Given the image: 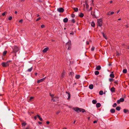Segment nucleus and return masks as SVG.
<instances>
[{
	"label": "nucleus",
	"mask_w": 129,
	"mask_h": 129,
	"mask_svg": "<svg viewBox=\"0 0 129 129\" xmlns=\"http://www.w3.org/2000/svg\"><path fill=\"white\" fill-rule=\"evenodd\" d=\"M97 122V121H96V120H95V121H93V123H96Z\"/></svg>",
	"instance_id": "nucleus-54"
},
{
	"label": "nucleus",
	"mask_w": 129,
	"mask_h": 129,
	"mask_svg": "<svg viewBox=\"0 0 129 129\" xmlns=\"http://www.w3.org/2000/svg\"><path fill=\"white\" fill-rule=\"evenodd\" d=\"M80 109L81 108H79L77 107H76L73 108V109L78 113L79 112H80Z\"/></svg>",
	"instance_id": "nucleus-4"
},
{
	"label": "nucleus",
	"mask_w": 129,
	"mask_h": 129,
	"mask_svg": "<svg viewBox=\"0 0 129 129\" xmlns=\"http://www.w3.org/2000/svg\"><path fill=\"white\" fill-rule=\"evenodd\" d=\"M12 16H10V17H9V18H8V19H9V20H12Z\"/></svg>",
	"instance_id": "nucleus-41"
},
{
	"label": "nucleus",
	"mask_w": 129,
	"mask_h": 129,
	"mask_svg": "<svg viewBox=\"0 0 129 129\" xmlns=\"http://www.w3.org/2000/svg\"><path fill=\"white\" fill-rule=\"evenodd\" d=\"M71 21H72L73 23H75V21L74 19H72L71 20Z\"/></svg>",
	"instance_id": "nucleus-39"
},
{
	"label": "nucleus",
	"mask_w": 129,
	"mask_h": 129,
	"mask_svg": "<svg viewBox=\"0 0 129 129\" xmlns=\"http://www.w3.org/2000/svg\"><path fill=\"white\" fill-rule=\"evenodd\" d=\"M3 67H7L9 66V65L8 64V62H3L1 64Z\"/></svg>",
	"instance_id": "nucleus-5"
},
{
	"label": "nucleus",
	"mask_w": 129,
	"mask_h": 129,
	"mask_svg": "<svg viewBox=\"0 0 129 129\" xmlns=\"http://www.w3.org/2000/svg\"><path fill=\"white\" fill-rule=\"evenodd\" d=\"M110 77L112 78H114L115 77L114 74L112 73H111L110 75Z\"/></svg>",
	"instance_id": "nucleus-24"
},
{
	"label": "nucleus",
	"mask_w": 129,
	"mask_h": 129,
	"mask_svg": "<svg viewBox=\"0 0 129 129\" xmlns=\"http://www.w3.org/2000/svg\"><path fill=\"white\" fill-rule=\"evenodd\" d=\"M7 51H5L3 53V55L4 56H5L6 55V54L7 53Z\"/></svg>",
	"instance_id": "nucleus-36"
},
{
	"label": "nucleus",
	"mask_w": 129,
	"mask_h": 129,
	"mask_svg": "<svg viewBox=\"0 0 129 129\" xmlns=\"http://www.w3.org/2000/svg\"><path fill=\"white\" fill-rule=\"evenodd\" d=\"M117 55H120V54L118 52H117Z\"/></svg>",
	"instance_id": "nucleus-60"
},
{
	"label": "nucleus",
	"mask_w": 129,
	"mask_h": 129,
	"mask_svg": "<svg viewBox=\"0 0 129 129\" xmlns=\"http://www.w3.org/2000/svg\"><path fill=\"white\" fill-rule=\"evenodd\" d=\"M25 0H21V2H23L25 1Z\"/></svg>",
	"instance_id": "nucleus-62"
},
{
	"label": "nucleus",
	"mask_w": 129,
	"mask_h": 129,
	"mask_svg": "<svg viewBox=\"0 0 129 129\" xmlns=\"http://www.w3.org/2000/svg\"><path fill=\"white\" fill-rule=\"evenodd\" d=\"M101 104L99 103H98L96 104V106L97 108H99L101 106Z\"/></svg>",
	"instance_id": "nucleus-15"
},
{
	"label": "nucleus",
	"mask_w": 129,
	"mask_h": 129,
	"mask_svg": "<svg viewBox=\"0 0 129 129\" xmlns=\"http://www.w3.org/2000/svg\"><path fill=\"white\" fill-rule=\"evenodd\" d=\"M55 98H53L52 99V100H53V101H56V100H55Z\"/></svg>",
	"instance_id": "nucleus-49"
},
{
	"label": "nucleus",
	"mask_w": 129,
	"mask_h": 129,
	"mask_svg": "<svg viewBox=\"0 0 129 129\" xmlns=\"http://www.w3.org/2000/svg\"><path fill=\"white\" fill-rule=\"evenodd\" d=\"M127 72V71L126 69H124L123 71V72L124 73H126Z\"/></svg>",
	"instance_id": "nucleus-31"
},
{
	"label": "nucleus",
	"mask_w": 129,
	"mask_h": 129,
	"mask_svg": "<svg viewBox=\"0 0 129 129\" xmlns=\"http://www.w3.org/2000/svg\"><path fill=\"white\" fill-rule=\"evenodd\" d=\"M13 52L15 53V56H16V53L17 52L19 51V49L17 46H15L13 48Z\"/></svg>",
	"instance_id": "nucleus-1"
},
{
	"label": "nucleus",
	"mask_w": 129,
	"mask_h": 129,
	"mask_svg": "<svg viewBox=\"0 0 129 129\" xmlns=\"http://www.w3.org/2000/svg\"><path fill=\"white\" fill-rule=\"evenodd\" d=\"M73 8L75 12H77L78 11V9L77 8Z\"/></svg>",
	"instance_id": "nucleus-21"
},
{
	"label": "nucleus",
	"mask_w": 129,
	"mask_h": 129,
	"mask_svg": "<svg viewBox=\"0 0 129 129\" xmlns=\"http://www.w3.org/2000/svg\"><path fill=\"white\" fill-rule=\"evenodd\" d=\"M84 16V14L82 13H81L79 15V16L80 17H83Z\"/></svg>",
	"instance_id": "nucleus-23"
},
{
	"label": "nucleus",
	"mask_w": 129,
	"mask_h": 129,
	"mask_svg": "<svg viewBox=\"0 0 129 129\" xmlns=\"http://www.w3.org/2000/svg\"><path fill=\"white\" fill-rule=\"evenodd\" d=\"M34 98V97H33V96H32V97H31L30 98V99H29V101H31V100L32 99H33Z\"/></svg>",
	"instance_id": "nucleus-38"
},
{
	"label": "nucleus",
	"mask_w": 129,
	"mask_h": 129,
	"mask_svg": "<svg viewBox=\"0 0 129 129\" xmlns=\"http://www.w3.org/2000/svg\"><path fill=\"white\" fill-rule=\"evenodd\" d=\"M46 78V77H45L39 80H38L37 82V83H40L43 81Z\"/></svg>",
	"instance_id": "nucleus-8"
},
{
	"label": "nucleus",
	"mask_w": 129,
	"mask_h": 129,
	"mask_svg": "<svg viewBox=\"0 0 129 129\" xmlns=\"http://www.w3.org/2000/svg\"><path fill=\"white\" fill-rule=\"evenodd\" d=\"M23 21V20L22 19H21L19 21V22L20 23H22Z\"/></svg>",
	"instance_id": "nucleus-50"
},
{
	"label": "nucleus",
	"mask_w": 129,
	"mask_h": 129,
	"mask_svg": "<svg viewBox=\"0 0 129 129\" xmlns=\"http://www.w3.org/2000/svg\"><path fill=\"white\" fill-rule=\"evenodd\" d=\"M93 86L92 84H90L89 86V88L91 89H93Z\"/></svg>",
	"instance_id": "nucleus-12"
},
{
	"label": "nucleus",
	"mask_w": 129,
	"mask_h": 129,
	"mask_svg": "<svg viewBox=\"0 0 129 129\" xmlns=\"http://www.w3.org/2000/svg\"><path fill=\"white\" fill-rule=\"evenodd\" d=\"M80 77V76L79 75H76L75 76V78L77 79H78Z\"/></svg>",
	"instance_id": "nucleus-26"
},
{
	"label": "nucleus",
	"mask_w": 129,
	"mask_h": 129,
	"mask_svg": "<svg viewBox=\"0 0 129 129\" xmlns=\"http://www.w3.org/2000/svg\"><path fill=\"white\" fill-rule=\"evenodd\" d=\"M118 81H115L114 82V83L115 84H118Z\"/></svg>",
	"instance_id": "nucleus-51"
},
{
	"label": "nucleus",
	"mask_w": 129,
	"mask_h": 129,
	"mask_svg": "<svg viewBox=\"0 0 129 129\" xmlns=\"http://www.w3.org/2000/svg\"><path fill=\"white\" fill-rule=\"evenodd\" d=\"M120 107L118 106L116 108V109L118 111H119L120 109Z\"/></svg>",
	"instance_id": "nucleus-29"
},
{
	"label": "nucleus",
	"mask_w": 129,
	"mask_h": 129,
	"mask_svg": "<svg viewBox=\"0 0 129 129\" xmlns=\"http://www.w3.org/2000/svg\"><path fill=\"white\" fill-rule=\"evenodd\" d=\"M46 123L47 124H49V121H47L46 122Z\"/></svg>",
	"instance_id": "nucleus-59"
},
{
	"label": "nucleus",
	"mask_w": 129,
	"mask_h": 129,
	"mask_svg": "<svg viewBox=\"0 0 129 129\" xmlns=\"http://www.w3.org/2000/svg\"><path fill=\"white\" fill-rule=\"evenodd\" d=\"M17 11H15V14H17Z\"/></svg>",
	"instance_id": "nucleus-64"
},
{
	"label": "nucleus",
	"mask_w": 129,
	"mask_h": 129,
	"mask_svg": "<svg viewBox=\"0 0 129 129\" xmlns=\"http://www.w3.org/2000/svg\"><path fill=\"white\" fill-rule=\"evenodd\" d=\"M23 126H25L26 125V123L25 122H23L22 123Z\"/></svg>",
	"instance_id": "nucleus-43"
},
{
	"label": "nucleus",
	"mask_w": 129,
	"mask_h": 129,
	"mask_svg": "<svg viewBox=\"0 0 129 129\" xmlns=\"http://www.w3.org/2000/svg\"><path fill=\"white\" fill-rule=\"evenodd\" d=\"M33 69V67H32L30 69H28L27 70V71L28 72H30L32 71Z\"/></svg>",
	"instance_id": "nucleus-27"
},
{
	"label": "nucleus",
	"mask_w": 129,
	"mask_h": 129,
	"mask_svg": "<svg viewBox=\"0 0 129 129\" xmlns=\"http://www.w3.org/2000/svg\"><path fill=\"white\" fill-rule=\"evenodd\" d=\"M111 15H112L113 14H114V12H111Z\"/></svg>",
	"instance_id": "nucleus-53"
},
{
	"label": "nucleus",
	"mask_w": 129,
	"mask_h": 129,
	"mask_svg": "<svg viewBox=\"0 0 129 129\" xmlns=\"http://www.w3.org/2000/svg\"><path fill=\"white\" fill-rule=\"evenodd\" d=\"M11 61V60H9L7 62H8V64L9 65V63Z\"/></svg>",
	"instance_id": "nucleus-57"
},
{
	"label": "nucleus",
	"mask_w": 129,
	"mask_h": 129,
	"mask_svg": "<svg viewBox=\"0 0 129 129\" xmlns=\"http://www.w3.org/2000/svg\"><path fill=\"white\" fill-rule=\"evenodd\" d=\"M57 11L60 13H62L64 11V9L62 8H60L57 9Z\"/></svg>",
	"instance_id": "nucleus-6"
},
{
	"label": "nucleus",
	"mask_w": 129,
	"mask_h": 129,
	"mask_svg": "<svg viewBox=\"0 0 129 129\" xmlns=\"http://www.w3.org/2000/svg\"><path fill=\"white\" fill-rule=\"evenodd\" d=\"M102 34L103 35V37L105 38L106 39H107V38L106 37V36H105V34H104V33L103 32H102Z\"/></svg>",
	"instance_id": "nucleus-33"
},
{
	"label": "nucleus",
	"mask_w": 129,
	"mask_h": 129,
	"mask_svg": "<svg viewBox=\"0 0 129 129\" xmlns=\"http://www.w3.org/2000/svg\"><path fill=\"white\" fill-rule=\"evenodd\" d=\"M80 112H82L83 113L84 112H85L86 111L84 109L82 108H81L80 110Z\"/></svg>",
	"instance_id": "nucleus-22"
},
{
	"label": "nucleus",
	"mask_w": 129,
	"mask_h": 129,
	"mask_svg": "<svg viewBox=\"0 0 129 129\" xmlns=\"http://www.w3.org/2000/svg\"><path fill=\"white\" fill-rule=\"evenodd\" d=\"M38 123L40 124H41L42 123L41 122H40V121H39Z\"/></svg>",
	"instance_id": "nucleus-61"
},
{
	"label": "nucleus",
	"mask_w": 129,
	"mask_h": 129,
	"mask_svg": "<svg viewBox=\"0 0 129 129\" xmlns=\"http://www.w3.org/2000/svg\"><path fill=\"white\" fill-rule=\"evenodd\" d=\"M124 101V99L123 98H121L119 100L117 101V103L118 104H119L120 102H123Z\"/></svg>",
	"instance_id": "nucleus-7"
},
{
	"label": "nucleus",
	"mask_w": 129,
	"mask_h": 129,
	"mask_svg": "<svg viewBox=\"0 0 129 129\" xmlns=\"http://www.w3.org/2000/svg\"><path fill=\"white\" fill-rule=\"evenodd\" d=\"M117 105V104L116 103H114L113 105V107H115Z\"/></svg>",
	"instance_id": "nucleus-37"
},
{
	"label": "nucleus",
	"mask_w": 129,
	"mask_h": 129,
	"mask_svg": "<svg viewBox=\"0 0 129 129\" xmlns=\"http://www.w3.org/2000/svg\"><path fill=\"white\" fill-rule=\"evenodd\" d=\"M68 19L67 18H64L63 19V22L64 23H66L68 22Z\"/></svg>",
	"instance_id": "nucleus-16"
},
{
	"label": "nucleus",
	"mask_w": 129,
	"mask_h": 129,
	"mask_svg": "<svg viewBox=\"0 0 129 129\" xmlns=\"http://www.w3.org/2000/svg\"><path fill=\"white\" fill-rule=\"evenodd\" d=\"M7 13V12H4L2 14V15L3 16H4L6 14V13Z\"/></svg>",
	"instance_id": "nucleus-42"
},
{
	"label": "nucleus",
	"mask_w": 129,
	"mask_h": 129,
	"mask_svg": "<svg viewBox=\"0 0 129 129\" xmlns=\"http://www.w3.org/2000/svg\"><path fill=\"white\" fill-rule=\"evenodd\" d=\"M37 74H38V73H36L35 74V75L36 76H37Z\"/></svg>",
	"instance_id": "nucleus-63"
},
{
	"label": "nucleus",
	"mask_w": 129,
	"mask_h": 129,
	"mask_svg": "<svg viewBox=\"0 0 129 129\" xmlns=\"http://www.w3.org/2000/svg\"><path fill=\"white\" fill-rule=\"evenodd\" d=\"M86 44H89V42L88 41H87L86 42Z\"/></svg>",
	"instance_id": "nucleus-58"
},
{
	"label": "nucleus",
	"mask_w": 129,
	"mask_h": 129,
	"mask_svg": "<svg viewBox=\"0 0 129 129\" xmlns=\"http://www.w3.org/2000/svg\"><path fill=\"white\" fill-rule=\"evenodd\" d=\"M101 67L100 66H98L96 67V69L99 70L101 69Z\"/></svg>",
	"instance_id": "nucleus-13"
},
{
	"label": "nucleus",
	"mask_w": 129,
	"mask_h": 129,
	"mask_svg": "<svg viewBox=\"0 0 129 129\" xmlns=\"http://www.w3.org/2000/svg\"><path fill=\"white\" fill-rule=\"evenodd\" d=\"M111 12L110 11H109V12H108L107 13V15H111Z\"/></svg>",
	"instance_id": "nucleus-45"
},
{
	"label": "nucleus",
	"mask_w": 129,
	"mask_h": 129,
	"mask_svg": "<svg viewBox=\"0 0 129 129\" xmlns=\"http://www.w3.org/2000/svg\"><path fill=\"white\" fill-rule=\"evenodd\" d=\"M94 49H95V48L94 47H92L91 49V51H93Z\"/></svg>",
	"instance_id": "nucleus-40"
},
{
	"label": "nucleus",
	"mask_w": 129,
	"mask_h": 129,
	"mask_svg": "<svg viewBox=\"0 0 129 129\" xmlns=\"http://www.w3.org/2000/svg\"><path fill=\"white\" fill-rule=\"evenodd\" d=\"M44 27H45V25L43 24L41 26V27L42 28H43Z\"/></svg>",
	"instance_id": "nucleus-48"
},
{
	"label": "nucleus",
	"mask_w": 129,
	"mask_h": 129,
	"mask_svg": "<svg viewBox=\"0 0 129 129\" xmlns=\"http://www.w3.org/2000/svg\"><path fill=\"white\" fill-rule=\"evenodd\" d=\"M92 103L94 104H96L97 103V101L96 100H93L92 101Z\"/></svg>",
	"instance_id": "nucleus-25"
},
{
	"label": "nucleus",
	"mask_w": 129,
	"mask_h": 129,
	"mask_svg": "<svg viewBox=\"0 0 129 129\" xmlns=\"http://www.w3.org/2000/svg\"><path fill=\"white\" fill-rule=\"evenodd\" d=\"M75 15L74 14H72L71 15V17L72 18H74L75 17Z\"/></svg>",
	"instance_id": "nucleus-46"
},
{
	"label": "nucleus",
	"mask_w": 129,
	"mask_h": 129,
	"mask_svg": "<svg viewBox=\"0 0 129 129\" xmlns=\"http://www.w3.org/2000/svg\"><path fill=\"white\" fill-rule=\"evenodd\" d=\"M115 88L114 87H112V88H111L110 90L112 92H115Z\"/></svg>",
	"instance_id": "nucleus-10"
},
{
	"label": "nucleus",
	"mask_w": 129,
	"mask_h": 129,
	"mask_svg": "<svg viewBox=\"0 0 129 129\" xmlns=\"http://www.w3.org/2000/svg\"><path fill=\"white\" fill-rule=\"evenodd\" d=\"M86 8L87 9L88 8H89V6L88 4L86 2Z\"/></svg>",
	"instance_id": "nucleus-34"
},
{
	"label": "nucleus",
	"mask_w": 129,
	"mask_h": 129,
	"mask_svg": "<svg viewBox=\"0 0 129 129\" xmlns=\"http://www.w3.org/2000/svg\"><path fill=\"white\" fill-rule=\"evenodd\" d=\"M91 14L92 16L94 18H97L96 15L95 14V13L94 12H91Z\"/></svg>",
	"instance_id": "nucleus-9"
},
{
	"label": "nucleus",
	"mask_w": 129,
	"mask_h": 129,
	"mask_svg": "<svg viewBox=\"0 0 129 129\" xmlns=\"http://www.w3.org/2000/svg\"><path fill=\"white\" fill-rule=\"evenodd\" d=\"M71 42L70 40L66 44V47L68 48V50H70L71 47Z\"/></svg>",
	"instance_id": "nucleus-2"
},
{
	"label": "nucleus",
	"mask_w": 129,
	"mask_h": 129,
	"mask_svg": "<svg viewBox=\"0 0 129 129\" xmlns=\"http://www.w3.org/2000/svg\"><path fill=\"white\" fill-rule=\"evenodd\" d=\"M74 73L73 72H71L70 73V75H71L72 77L73 76H74Z\"/></svg>",
	"instance_id": "nucleus-30"
},
{
	"label": "nucleus",
	"mask_w": 129,
	"mask_h": 129,
	"mask_svg": "<svg viewBox=\"0 0 129 129\" xmlns=\"http://www.w3.org/2000/svg\"><path fill=\"white\" fill-rule=\"evenodd\" d=\"M48 48H44L43 50V51L44 53H45L46 52V51L48 50Z\"/></svg>",
	"instance_id": "nucleus-14"
},
{
	"label": "nucleus",
	"mask_w": 129,
	"mask_h": 129,
	"mask_svg": "<svg viewBox=\"0 0 129 129\" xmlns=\"http://www.w3.org/2000/svg\"><path fill=\"white\" fill-rule=\"evenodd\" d=\"M109 81L110 82H112L113 81V79L112 78H110L109 79Z\"/></svg>",
	"instance_id": "nucleus-44"
},
{
	"label": "nucleus",
	"mask_w": 129,
	"mask_h": 129,
	"mask_svg": "<svg viewBox=\"0 0 129 129\" xmlns=\"http://www.w3.org/2000/svg\"><path fill=\"white\" fill-rule=\"evenodd\" d=\"M37 117H38L41 121H42L43 119L42 118H41L40 116L38 115H37Z\"/></svg>",
	"instance_id": "nucleus-19"
},
{
	"label": "nucleus",
	"mask_w": 129,
	"mask_h": 129,
	"mask_svg": "<svg viewBox=\"0 0 129 129\" xmlns=\"http://www.w3.org/2000/svg\"><path fill=\"white\" fill-rule=\"evenodd\" d=\"M68 94V100H69L70 99V93H68L67 92H66Z\"/></svg>",
	"instance_id": "nucleus-20"
},
{
	"label": "nucleus",
	"mask_w": 129,
	"mask_h": 129,
	"mask_svg": "<svg viewBox=\"0 0 129 129\" xmlns=\"http://www.w3.org/2000/svg\"><path fill=\"white\" fill-rule=\"evenodd\" d=\"M91 25L93 27H95V24L94 22L93 21L91 23Z\"/></svg>",
	"instance_id": "nucleus-18"
},
{
	"label": "nucleus",
	"mask_w": 129,
	"mask_h": 129,
	"mask_svg": "<svg viewBox=\"0 0 129 129\" xmlns=\"http://www.w3.org/2000/svg\"><path fill=\"white\" fill-rule=\"evenodd\" d=\"M99 94L100 95H102L103 94V91H100L99 92Z\"/></svg>",
	"instance_id": "nucleus-35"
},
{
	"label": "nucleus",
	"mask_w": 129,
	"mask_h": 129,
	"mask_svg": "<svg viewBox=\"0 0 129 129\" xmlns=\"http://www.w3.org/2000/svg\"><path fill=\"white\" fill-rule=\"evenodd\" d=\"M74 33L73 32H72V33H71L70 34L71 35H74Z\"/></svg>",
	"instance_id": "nucleus-55"
},
{
	"label": "nucleus",
	"mask_w": 129,
	"mask_h": 129,
	"mask_svg": "<svg viewBox=\"0 0 129 129\" xmlns=\"http://www.w3.org/2000/svg\"><path fill=\"white\" fill-rule=\"evenodd\" d=\"M115 109H111L110 110V112L112 113H113L115 112Z\"/></svg>",
	"instance_id": "nucleus-17"
},
{
	"label": "nucleus",
	"mask_w": 129,
	"mask_h": 129,
	"mask_svg": "<svg viewBox=\"0 0 129 129\" xmlns=\"http://www.w3.org/2000/svg\"><path fill=\"white\" fill-rule=\"evenodd\" d=\"M99 73V72L98 71H96L95 72V74L96 75H98Z\"/></svg>",
	"instance_id": "nucleus-28"
},
{
	"label": "nucleus",
	"mask_w": 129,
	"mask_h": 129,
	"mask_svg": "<svg viewBox=\"0 0 129 129\" xmlns=\"http://www.w3.org/2000/svg\"><path fill=\"white\" fill-rule=\"evenodd\" d=\"M37 116L34 117V118L35 120H36L37 119Z\"/></svg>",
	"instance_id": "nucleus-56"
},
{
	"label": "nucleus",
	"mask_w": 129,
	"mask_h": 129,
	"mask_svg": "<svg viewBox=\"0 0 129 129\" xmlns=\"http://www.w3.org/2000/svg\"><path fill=\"white\" fill-rule=\"evenodd\" d=\"M65 75V72L64 71H63V72L61 74V77L62 78H63V77H64Z\"/></svg>",
	"instance_id": "nucleus-11"
},
{
	"label": "nucleus",
	"mask_w": 129,
	"mask_h": 129,
	"mask_svg": "<svg viewBox=\"0 0 129 129\" xmlns=\"http://www.w3.org/2000/svg\"><path fill=\"white\" fill-rule=\"evenodd\" d=\"M41 19V18L40 17H39L36 20V21H38L40 20Z\"/></svg>",
	"instance_id": "nucleus-47"
},
{
	"label": "nucleus",
	"mask_w": 129,
	"mask_h": 129,
	"mask_svg": "<svg viewBox=\"0 0 129 129\" xmlns=\"http://www.w3.org/2000/svg\"><path fill=\"white\" fill-rule=\"evenodd\" d=\"M98 25L101 26L102 25V20L101 19L97 20Z\"/></svg>",
	"instance_id": "nucleus-3"
},
{
	"label": "nucleus",
	"mask_w": 129,
	"mask_h": 129,
	"mask_svg": "<svg viewBox=\"0 0 129 129\" xmlns=\"http://www.w3.org/2000/svg\"><path fill=\"white\" fill-rule=\"evenodd\" d=\"M128 111V110L127 109H124L123 110V112L125 113H126Z\"/></svg>",
	"instance_id": "nucleus-32"
},
{
	"label": "nucleus",
	"mask_w": 129,
	"mask_h": 129,
	"mask_svg": "<svg viewBox=\"0 0 129 129\" xmlns=\"http://www.w3.org/2000/svg\"><path fill=\"white\" fill-rule=\"evenodd\" d=\"M50 95L51 96V97L52 98L53 97V96L54 95L53 94H50Z\"/></svg>",
	"instance_id": "nucleus-52"
}]
</instances>
